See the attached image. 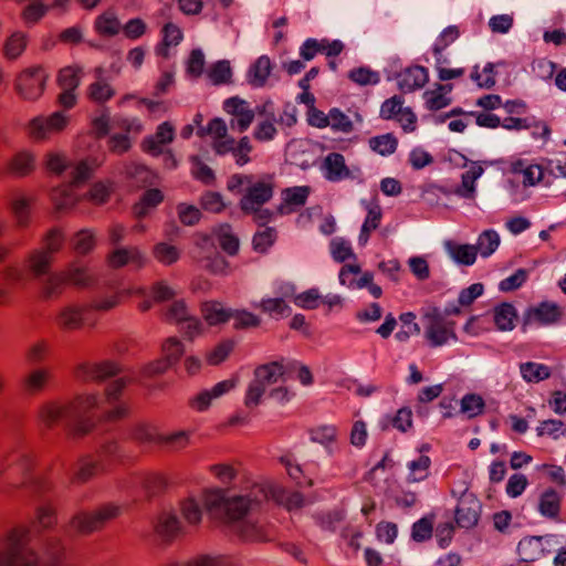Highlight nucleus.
<instances>
[{
	"label": "nucleus",
	"mask_w": 566,
	"mask_h": 566,
	"mask_svg": "<svg viewBox=\"0 0 566 566\" xmlns=\"http://www.w3.org/2000/svg\"><path fill=\"white\" fill-rule=\"evenodd\" d=\"M207 511L223 518L242 539H263L261 527L251 517L250 512L261 502H255L252 488L244 494H230L222 489H214L205 495Z\"/></svg>",
	"instance_id": "1"
},
{
	"label": "nucleus",
	"mask_w": 566,
	"mask_h": 566,
	"mask_svg": "<svg viewBox=\"0 0 566 566\" xmlns=\"http://www.w3.org/2000/svg\"><path fill=\"white\" fill-rule=\"evenodd\" d=\"M231 192L241 193L239 206L247 214H253L255 221L265 224L271 219V212L263 209L274 193V179L270 175H233L228 181Z\"/></svg>",
	"instance_id": "2"
},
{
	"label": "nucleus",
	"mask_w": 566,
	"mask_h": 566,
	"mask_svg": "<svg viewBox=\"0 0 566 566\" xmlns=\"http://www.w3.org/2000/svg\"><path fill=\"white\" fill-rule=\"evenodd\" d=\"M92 175V168L86 161H78L71 169V182L57 187L52 192V201L57 210L66 211L72 209L83 197L76 190L77 186L87 180Z\"/></svg>",
	"instance_id": "3"
},
{
	"label": "nucleus",
	"mask_w": 566,
	"mask_h": 566,
	"mask_svg": "<svg viewBox=\"0 0 566 566\" xmlns=\"http://www.w3.org/2000/svg\"><path fill=\"white\" fill-rule=\"evenodd\" d=\"M422 322L426 338L432 346H443L449 340H457L455 323L444 317L439 308L431 306L423 308Z\"/></svg>",
	"instance_id": "4"
},
{
	"label": "nucleus",
	"mask_w": 566,
	"mask_h": 566,
	"mask_svg": "<svg viewBox=\"0 0 566 566\" xmlns=\"http://www.w3.org/2000/svg\"><path fill=\"white\" fill-rule=\"evenodd\" d=\"M70 124V115L65 111H55L51 114H40L31 118L25 125V132L34 140H49L63 133Z\"/></svg>",
	"instance_id": "5"
},
{
	"label": "nucleus",
	"mask_w": 566,
	"mask_h": 566,
	"mask_svg": "<svg viewBox=\"0 0 566 566\" xmlns=\"http://www.w3.org/2000/svg\"><path fill=\"white\" fill-rule=\"evenodd\" d=\"M94 28L98 35H118L120 31L124 35H143L146 32V24L142 19L135 18L123 23L114 9H107L97 15Z\"/></svg>",
	"instance_id": "6"
},
{
	"label": "nucleus",
	"mask_w": 566,
	"mask_h": 566,
	"mask_svg": "<svg viewBox=\"0 0 566 566\" xmlns=\"http://www.w3.org/2000/svg\"><path fill=\"white\" fill-rule=\"evenodd\" d=\"M251 488L255 502L273 500L279 504H283L290 511L298 510L305 504V499L301 493L293 492L286 494L283 488L271 481L254 482Z\"/></svg>",
	"instance_id": "7"
},
{
	"label": "nucleus",
	"mask_w": 566,
	"mask_h": 566,
	"mask_svg": "<svg viewBox=\"0 0 566 566\" xmlns=\"http://www.w3.org/2000/svg\"><path fill=\"white\" fill-rule=\"evenodd\" d=\"M122 506L109 503L101 506L97 511L92 513H80L71 521V526L81 534H90L98 531L108 521L119 516Z\"/></svg>",
	"instance_id": "8"
},
{
	"label": "nucleus",
	"mask_w": 566,
	"mask_h": 566,
	"mask_svg": "<svg viewBox=\"0 0 566 566\" xmlns=\"http://www.w3.org/2000/svg\"><path fill=\"white\" fill-rule=\"evenodd\" d=\"M102 402L94 394L80 395L74 401L67 402L74 422L75 437L84 436L92 430L94 422L87 415L93 409L99 408Z\"/></svg>",
	"instance_id": "9"
},
{
	"label": "nucleus",
	"mask_w": 566,
	"mask_h": 566,
	"mask_svg": "<svg viewBox=\"0 0 566 566\" xmlns=\"http://www.w3.org/2000/svg\"><path fill=\"white\" fill-rule=\"evenodd\" d=\"M49 74L42 66L23 70L15 80L17 93L25 101L39 99L46 86Z\"/></svg>",
	"instance_id": "10"
},
{
	"label": "nucleus",
	"mask_w": 566,
	"mask_h": 566,
	"mask_svg": "<svg viewBox=\"0 0 566 566\" xmlns=\"http://www.w3.org/2000/svg\"><path fill=\"white\" fill-rule=\"evenodd\" d=\"M558 544L556 535L530 536L520 541L517 552L524 562H535L553 553Z\"/></svg>",
	"instance_id": "11"
},
{
	"label": "nucleus",
	"mask_w": 566,
	"mask_h": 566,
	"mask_svg": "<svg viewBox=\"0 0 566 566\" xmlns=\"http://www.w3.org/2000/svg\"><path fill=\"white\" fill-rule=\"evenodd\" d=\"M41 424L51 429L56 424L65 423L70 430V434L74 436V422L67 403L49 401L41 406L38 412Z\"/></svg>",
	"instance_id": "12"
},
{
	"label": "nucleus",
	"mask_w": 566,
	"mask_h": 566,
	"mask_svg": "<svg viewBox=\"0 0 566 566\" xmlns=\"http://www.w3.org/2000/svg\"><path fill=\"white\" fill-rule=\"evenodd\" d=\"M223 109L231 115L230 126L239 133L245 132L252 124L255 112L250 104L240 97H230L223 102Z\"/></svg>",
	"instance_id": "13"
},
{
	"label": "nucleus",
	"mask_w": 566,
	"mask_h": 566,
	"mask_svg": "<svg viewBox=\"0 0 566 566\" xmlns=\"http://www.w3.org/2000/svg\"><path fill=\"white\" fill-rule=\"evenodd\" d=\"M166 318L169 322L179 324L181 331L189 339H192L201 333V323L189 312L184 301H175L169 305L166 312Z\"/></svg>",
	"instance_id": "14"
},
{
	"label": "nucleus",
	"mask_w": 566,
	"mask_h": 566,
	"mask_svg": "<svg viewBox=\"0 0 566 566\" xmlns=\"http://www.w3.org/2000/svg\"><path fill=\"white\" fill-rule=\"evenodd\" d=\"M481 503L473 493L463 492L455 509V522L462 528H471L478 524Z\"/></svg>",
	"instance_id": "15"
},
{
	"label": "nucleus",
	"mask_w": 566,
	"mask_h": 566,
	"mask_svg": "<svg viewBox=\"0 0 566 566\" xmlns=\"http://www.w3.org/2000/svg\"><path fill=\"white\" fill-rule=\"evenodd\" d=\"M234 379H226L216 384L211 389H205L189 399V406L198 411L203 412L212 405V402L235 388Z\"/></svg>",
	"instance_id": "16"
},
{
	"label": "nucleus",
	"mask_w": 566,
	"mask_h": 566,
	"mask_svg": "<svg viewBox=\"0 0 566 566\" xmlns=\"http://www.w3.org/2000/svg\"><path fill=\"white\" fill-rule=\"evenodd\" d=\"M118 371L119 367L114 361L83 363L76 369V377L82 381H102Z\"/></svg>",
	"instance_id": "17"
},
{
	"label": "nucleus",
	"mask_w": 566,
	"mask_h": 566,
	"mask_svg": "<svg viewBox=\"0 0 566 566\" xmlns=\"http://www.w3.org/2000/svg\"><path fill=\"white\" fill-rule=\"evenodd\" d=\"M211 147L218 155H226L233 148V137L228 133V125L222 118H213L207 125Z\"/></svg>",
	"instance_id": "18"
},
{
	"label": "nucleus",
	"mask_w": 566,
	"mask_h": 566,
	"mask_svg": "<svg viewBox=\"0 0 566 566\" xmlns=\"http://www.w3.org/2000/svg\"><path fill=\"white\" fill-rule=\"evenodd\" d=\"M147 262L145 253L136 245L118 247L108 255V264L114 269H119L128 264L136 268H143Z\"/></svg>",
	"instance_id": "19"
},
{
	"label": "nucleus",
	"mask_w": 566,
	"mask_h": 566,
	"mask_svg": "<svg viewBox=\"0 0 566 566\" xmlns=\"http://www.w3.org/2000/svg\"><path fill=\"white\" fill-rule=\"evenodd\" d=\"M311 192L312 188L310 186H295L283 189L279 212L281 214H290L297 211L305 206Z\"/></svg>",
	"instance_id": "20"
},
{
	"label": "nucleus",
	"mask_w": 566,
	"mask_h": 566,
	"mask_svg": "<svg viewBox=\"0 0 566 566\" xmlns=\"http://www.w3.org/2000/svg\"><path fill=\"white\" fill-rule=\"evenodd\" d=\"M560 317L562 310L557 304L543 302L538 306L527 310L524 316V325H551L557 323Z\"/></svg>",
	"instance_id": "21"
},
{
	"label": "nucleus",
	"mask_w": 566,
	"mask_h": 566,
	"mask_svg": "<svg viewBox=\"0 0 566 566\" xmlns=\"http://www.w3.org/2000/svg\"><path fill=\"white\" fill-rule=\"evenodd\" d=\"M321 170L326 180L338 182L353 178L350 169L347 167L345 158L339 153H329L322 163Z\"/></svg>",
	"instance_id": "22"
},
{
	"label": "nucleus",
	"mask_w": 566,
	"mask_h": 566,
	"mask_svg": "<svg viewBox=\"0 0 566 566\" xmlns=\"http://www.w3.org/2000/svg\"><path fill=\"white\" fill-rule=\"evenodd\" d=\"M256 112L259 115L264 116V118L254 127L253 137L259 142L273 140L277 134L274 124L276 118L273 111V103L266 102L262 106H258Z\"/></svg>",
	"instance_id": "23"
},
{
	"label": "nucleus",
	"mask_w": 566,
	"mask_h": 566,
	"mask_svg": "<svg viewBox=\"0 0 566 566\" xmlns=\"http://www.w3.org/2000/svg\"><path fill=\"white\" fill-rule=\"evenodd\" d=\"M451 84L436 83L433 86L422 94L423 106L430 112H438L452 104Z\"/></svg>",
	"instance_id": "24"
},
{
	"label": "nucleus",
	"mask_w": 566,
	"mask_h": 566,
	"mask_svg": "<svg viewBox=\"0 0 566 566\" xmlns=\"http://www.w3.org/2000/svg\"><path fill=\"white\" fill-rule=\"evenodd\" d=\"M175 138V128L169 122L161 123L154 135L143 140V149L153 155L159 156L164 154V147L170 144Z\"/></svg>",
	"instance_id": "25"
},
{
	"label": "nucleus",
	"mask_w": 566,
	"mask_h": 566,
	"mask_svg": "<svg viewBox=\"0 0 566 566\" xmlns=\"http://www.w3.org/2000/svg\"><path fill=\"white\" fill-rule=\"evenodd\" d=\"M428 81V70L419 65L406 67L397 74L399 90L407 93L422 88Z\"/></svg>",
	"instance_id": "26"
},
{
	"label": "nucleus",
	"mask_w": 566,
	"mask_h": 566,
	"mask_svg": "<svg viewBox=\"0 0 566 566\" xmlns=\"http://www.w3.org/2000/svg\"><path fill=\"white\" fill-rule=\"evenodd\" d=\"M161 566H239L237 560L222 554H198L188 559L169 560Z\"/></svg>",
	"instance_id": "27"
},
{
	"label": "nucleus",
	"mask_w": 566,
	"mask_h": 566,
	"mask_svg": "<svg viewBox=\"0 0 566 566\" xmlns=\"http://www.w3.org/2000/svg\"><path fill=\"white\" fill-rule=\"evenodd\" d=\"M342 285L349 289H364L369 285L374 280V275L370 272L361 273L360 266L356 264L344 265L338 275Z\"/></svg>",
	"instance_id": "28"
},
{
	"label": "nucleus",
	"mask_w": 566,
	"mask_h": 566,
	"mask_svg": "<svg viewBox=\"0 0 566 566\" xmlns=\"http://www.w3.org/2000/svg\"><path fill=\"white\" fill-rule=\"evenodd\" d=\"M87 97L97 104L108 102L115 95V90L111 83L103 76V69L95 70V81L87 86Z\"/></svg>",
	"instance_id": "29"
},
{
	"label": "nucleus",
	"mask_w": 566,
	"mask_h": 566,
	"mask_svg": "<svg viewBox=\"0 0 566 566\" xmlns=\"http://www.w3.org/2000/svg\"><path fill=\"white\" fill-rule=\"evenodd\" d=\"M360 203L367 210V216L360 229L358 243L360 245H366L370 233L379 227L382 212L380 206L377 202L361 200Z\"/></svg>",
	"instance_id": "30"
},
{
	"label": "nucleus",
	"mask_w": 566,
	"mask_h": 566,
	"mask_svg": "<svg viewBox=\"0 0 566 566\" xmlns=\"http://www.w3.org/2000/svg\"><path fill=\"white\" fill-rule=\"evenodd\" d=\"M155 530L159 537L171 541L184 531V526L176 513L165 511L158 516Z\"/></svg>",
	"instance_id": "31"
},
{
	"label": "nucleus",
	"mask_w": 566,
	"mask_h": 566,
	"mask_svg": "<svg viewBox=\"0 0 566 566\" xmlns=\"http://www.w3.org/2000/svg\"><path fill=\"white\" fill-rule=\"evenodd\" d=\"M85 308L80 305L69 304L63 306L55 317V323L63 329L80 328L84 322Z\"/></svg>",
	"instance_id": "32"
},
{
	"label": "nucleus",
	"mask_w": 566,
	"mask_h": 566,
	"mask_svg": "<svg viewBox=\"0 0 566 566\" xmlns=\"http://www.w3.org/2000/svg\"><path fill=\"white\" fill-rule=\"evenodd\" d=\"M272 62L268 55L259 56L247 73V81L253 87H263L271 74Z\"/></svg>",
	"instance_id": "33"
},
{
	"label": "nucleus",
	"mask_w": 566,
	"mask_h": 566,
	"mask_svg": "<svg viewBox=\"0 0 566 566\" xmlns=\"http://www.w3.org/2000/svg\"><path fill=\"white\" fill-rule=\"evenodd\" d=\"M448 255L458 264L472 265L476 260V248L472 244H460L448 240L443 243Z\"/></svg>",
	"instance_id": "34"
},
{
	"label": "nucleus",
	"mask_w": 566,
	"mask_h": 566,
	"mask_svg": "<svg viewBox=\"0 0 566 566\" xmlns=\"http://www.w3.org/2000/svg\"><path fill=\"white\" fill-rule=\"evenodd\" d=\"M562 495L549 488L538 499L537 510L546 518L557 520L560 512Z\"/></svg>",
	"instance_id": "35"
},
{
	"label": "nucleus",
	"mask_w": 566,
	"mask_h": 566,
	"mask_svg": "<svg viewBox=\"0 0 566 566\" xmlns=\"http://www.w3.org/2000/svg\"><path fill=\"white\" fill-rule=\"evenodd\" d=\"M66 285V276L62 271L49 273L40 281L41 295L45 300L56 298L62 295Z\"/></svg>",
	"instance_id": "36"
},
{
	"label": "nucleus",
	"mask_w": 566,
	"mask_h": 566,
	"mask_svg": "<svg viewBox=\"0 0 566 566\" xmlns=\"http://www.w3.org/2000/svg\"><path fill=\"white\" fill-rule=\"evenodd\" d=\"M482 166L473 163L461 176V185L454 193L461 198L473 199L475 197V181L483 174Z\"/></svg>",
	"instance_id": "37"
},
{
	"label": "nucleus",
	"mask_w": 566,
	"mask_h": 566,
	"mask_svg": "<svg viewBox=\"0 0 566 566\" xmlns=\"http://www.w3.org/2000/svg\"><path fill=\"white\" fill-rule=\"evenodd\" d=\"M211 490H209L210 492ZM208 493L205 492L202 494V497L200 500H197L195 497H189L184 500L180 503V512L184 517V521L190 525V526H197L200 524L202 520V505H206L205 503V495ZM207 509V506H205Z\"/></svg>",
	"instance_id": "38"
},
{
	"label": "nucleus",
	"mask_w": 566,
	"mask_h": 566,
	"mask_svg": "<svg viewBox=\"0 0 566 566\" xmlns=\"http://www.w3.org/2000/svg\"><path fill=\"white\" fill-rule=\"evenodd\" d=\"M516 319V310L510 303H502L493 310V321L499 331H512L515 327Z\"/></svg>",
	"instance_id": "39"
},
{
	"label": "nucleus",
	"mask_w": 566,
	"mask_h": 566,
	"mask_svg": "<svg viewBox=\"0 0 566 566\" xmlns=\"http://www.w3.org/2000/svg\"><path fill=\"white\" fill-rule=\"evenodd\" d=\"M33 198L23 193H17L12 197L10 202L11 211L14 219L20 227L28 226L30 221L31 208Z\"/></svg>",
	"instance_id": "40"
},
{
	"label": "nucleus",
	"mask_w": 566,
	"mask_h": 566,
	"mask_svg": "<svg viewBox=\"0 0 566 566\" xmlns=\"http://www.w3.org/2000/svg\"><path fill=\"white\" fill-rule=\"evenodd\" d=\"M431 460L428 455L419 454L416 459L407 463L406 480L409 483L424 481L429 476Z\"/></svg>",
	"instance_id": "41"
},
{
	"label": "nucleus",
	"mask_w": 566,
	"mask_h": 566,
	"mask_svg": "<svg viewBox=\"0 0 566 566\" xmlns=\"http://www.w3.org/2000/svg\"><path fill=\"white\" fill-rule=\"evenodd\" d=\"M28 266L34 277L40 279L50 273L53 256L44 250H34L28 258Z\"/></svg>",
	"instance_id": "42"
},
{
	"label": "nucleus",
	"mask_w": 566,
	"mask_h": 566,
	"mask_svg": "<svg viewBox=\"0 0 566 566\" xmlns=\"http://www.w3.org/2000/svg\"><path fill=\"white\" fill-rule=\"evenodd\" d=\"M202 315L209 325H218L231 318L232 311L219 302H206L201 308Z\"/></svg>",
	"instance_id": "43"
},
{
	"label": "nucleus",
	"mask_w": 566,
	"mask_h": 566,
	"mask_svg": "<svg viewBox=\"0 0 566 566\" xmlns=\"http://www.w3.org/2000/svg\"><path fill=\"white\" fill-rule=\"evenodd\" d=\"M284 374L283 366L279 363H270L258 367L254 371V378L258 379L268 389L276 384Z\"/></svg>",
	"instance_id": "44"
},
{
	"label": "nucleus",
	"mask_w": 566,
	"mask_h": 566,
	"mask_svg": "<svg viewBox=\"0 0 566 566\" xmlns=\"http://www.w3.org/2000/svg\"><path fill=\"white\" fill-rule=\"evenodd\" d=\"M180 255V249L169 242H158L153 248V256L155 260L166 266H170L178 262Z\"/></svg>",
	"instance_id": "45"
},
{
	"label": "nucleus",
	"mask_w": 566,
	"mask_h": 566,
	"mask_svg": "<svg viewBox=\"0 0 566 566\" xmlns=\"http://www.w3.org/2000/svg\"><path fill=\"white\" fill-rule=\"evenodd\" d=\"M83 69L78 65H70L60 70L57 84L61 90L75 91L81 84Z\"/></svg>",
	"instance_id": "46"
},
{
	"label": "nucleus",
	"mask_w": 566,
	"mask_h": 566,
	"mask_svg": "<svg viewBox=\"0 0 566 566\" xmlns=\"http://www.w3.org/2000/svg\"><path fill=\"white\" fill-rule=\"evenodd\" d=\"M66 276L67 284L86 287L91 285L93 279L87 268L78 263L70 264L65 270L62 271Z\"/></svg>",
	"instance_id": "47"
},
{
	"label": "nucleus",
	"mask_w": 566,
	"mask_h": 566,
	"mask_svg": "<svg viewBox=\"0 0 566 566\" xmlns=\"http://www.w3.org/2000/svg\"><path fill=\"white\" fill-rule=\"evenodd\" d=\"M520 373L526 382H539L551 377L548 366L533 361L522 363L520 365Z\"/></svg>",
	"instance_id": "48"
},
{
	"label": "nucleus",
	"mask_w": 566,
	"mask_h": 566,
	"mask_svg": "<svg viewBox=\"0 0 566 566\" xmlns=\"http://www.w3.org/2000/svg\"><path fill=\"white\" fill-rule=\"evenodd\" d=\"M253 306L275 317H283L291 313V307L282 297H264L260 303H253Z\"/></svg>",
	"instance_id": "49"
},
{
	"label": "nucleus",
	"mask_w": 566,
	"mask_h": 566,
	"mask_svg": "<svg viewBox=\"0 0 566 566\" xmlns=\"http://www.w3.org/2000/svg\"><path fill=\"white\" fill-rule=\"evenodd\" d=\"M9 170L18 176H25L34 169V156L30 151L18 153L8 164Z\"/></svg>",
	"instance_id": "50"
},
{
	"label": "nucleus",
	"mask_w": 566,
	"mask_h": 566,
	"mask_svg": "<svg viewBox=\"0 0 566 566\" xmlns=\"http://www.w3.org/2000/svg\"><path fill=\"white\" fill-rule=\"evenodd\" d=\"M369 147L381 156H389L394 154L398 146V139L394 134L387 133L379 136L371 137L368 140Z\"/></svg>",
	"instance_id": "51"
},
{
	"label": "nucleus",
	"mask_w": 566,
	"mask_h": 566,
	"mask_svg": "<svg viewBox=\"0 0 566 566\" xmlns=\"http://www.w3.org/2000/svg\"><path fill=\"white\" fill-rule=\"evenodd\" d=\"M191 431L179 430L170 433L161 434L159 444L171 451H180L190 443Z\"/></svg>",
	"instance_id": "52"
},
{
	"label": "nucleus",
	"mask_w": 566,
	"mask_h": 566,
	"mask_svg": "<svg viewBox=\"0 0 566 566\" xmlns=\"http://www.w3.org/2000/svg\"><path fill=\"white\" fill-rule=\"evenodd\" d=\"M500 245V235L495 230H485L483 231L476 241L475 248L476 253L479 252L481 256L488 258L492 253L495 252V250Z\"/></svg>",
	"instance_id": "53"
},
{
	"label": "nucleus",
	"mask_w": 566,
	"mask_h": 566,
	"mask_svg": "<svg viewBox=\"0 0 566 566\" xmlns=\"http://www.w3.org/2000/svg\"><path fill=\"white\" fill-rule=\"evenodd\" d=\"M348 78L359 86L377 85L380 74L368 66H360L348 72Z\"/></svg>",
	"instance_id": "54"
},
{
	"label": "nucleus",
	"mask_w": 566,
	"mask_h": 566,
	"mask_svg": "<svg viewBox=\"0 0 566 566\" xmlns=\"http://www.w3.org/2000/svg\"><path fill=\"white\" fill-rule=\"evenodd\" d=\"M328 25L340 31H356L364 25V22L352 12H343L335 15Z\"/></svg>",
	"instance_id": "55"
},
{
	"label": "nucleus",
	"mask_w": 566,
	"mask_h": 566,
	"mask_svg": "<svg viewBox=\"0 0 566 566\" xmlns=\"http://www.w3.org/2000/svg\"><path fill=\"white\" fill-rule=\"evenodd\" d=\"M405 99L400 95L387 98L380 106L379 115L382 119H395L407 108Z\"/></svg>",
	"instance_id": "56"
},
{
	"label": "nucleus",
	"mask_w": 566,
	"mask_h": 566,
	"mask_svg": "<svg viewBox=\"0 0 566 566\" xmlns=\"http://www.w3.org/2000/svg\"><path fill=\"white\" fill-rule=\"evenodd\" d=\"M502 63H486L483 70L480 72L478 66H474L470 77L480 87L491 88L495 85V66L501 65Z\"/></svg>",
	"instance_id": "57"
},
{
	"label": "nucleus",
	"mask_w": 566,
	"mask_h": 566,
	"mask_svg": "<svg viewBox=\"0 0 566 566\" xmlns=\"http://www.w3.org/2000/svg\"><path fill=\"white\" fill-rule=\"evenodd\" d=\"M231 75L232 72L228 61H218L207 71V77L213 85L229 83Z\"/></svg>",
	"instance_id": "58"
},
{
	"label": "nucleus",
	"mask_w": 566,
	"mask_h": 566,
	"mask_svg": "<svg viewBox=\"0 0 566 566\" xmlns=\"http://www.w3.org/2000/svg\"><path fill=\"white\" fill-rule=\"evenodd\" d=\"M310 438L313 442L328 448L337 438V428L332 424H322L310 431Z\"/></svg>",
	"instance_id": "59"
},
{
	"label": "nucleus",
	"mask_w": 566,
	"mask_h": 566,
	"mask_svg": "<svg viewBox=\"0 0 566 566\" xmlns=\"http://www.w3.org/2000/svg\"><path fill=\"white\" fill-rule=\"evenodd\" d=\"M164 199V196L158 189H150L145 192L139 203L135 206V214L144 217L147 214L148 209L156 207Z\"/></svg>",
	"instance_id": "60"
},
{
	"label": "nucleus",
	"mask_w": 566,
	"mask_h": 566,
	"mask_svg": "<svg viewBox=\"0 0 566 566\" xmlns=\"http://www.w3.org/2000/svg\"><path fill=\"white\" fill-rule=\"evenodd\" d=\"M382 423V428L391 424L401 432H406L412 426V411L409 408H401L394 417H388Z\"/></svg>",
	"instance_id": "61"
},
{
	"label": "nucleus",
	"mask_w": 566,
	"mask_h": 566,
	"mask_svg": "<svg viewBox=\"0 0 566 566\" xmlns=\"http://www.w3.org/2000/svg\"><path fill=\"white\" fill-rule=\"evenodd\" d=\"M484 401L481 396L469 394L461 399V412L468 418H474L483 412Z\"/></svg>",
	"instance_id": "62"
},
{
	"label": "nucleus",
	"mask_w": 566,
	"mask_h": 566,
	"mask_svg": "<svg viewBox=\"0 0 566 566\" xmlns=\"http://www.w3.org/2000/svg\"><path fill=\"white\" fill-rule=\"evenodd\" d=\"M329 249L336 262H344L354 255L350 242L340 237L332 239Z\"/></svg>",
	"instance_id": "63"
},
{
	"label": "nucleus",
	"mask_w": 566,
	"mask_h": 566,
	"mask_svg": "<svg viewBox=\"0 0 566 566\" xmlns=\"http://www.w3.org/2000/svg\"><path fill=\"white\" fill-rule=\"evenodd\" d=\"M217 238L221 248L229 254H234L238 251L239 240L233 235L228 224H223L218 229Z\"/></svg>",
	"instance_id": "64"
}]
</instances>
